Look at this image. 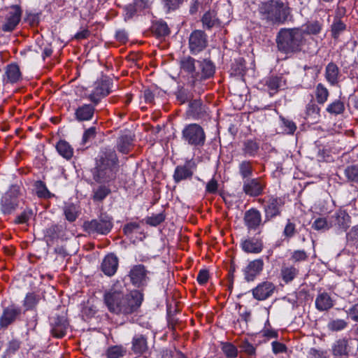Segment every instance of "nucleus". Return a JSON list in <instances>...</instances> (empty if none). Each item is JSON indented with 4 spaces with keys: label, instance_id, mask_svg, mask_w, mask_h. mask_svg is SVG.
Wrapping results in <instances>:
<instances>
[{
    "label": "nucleus",
    "instance_id": "obj_23",
    "mask_svg": "<svg viewBox=\"0 0 358 358\" xmlns=\"http://www.w3.org/2000/svg\"><path fill=\"white\" fill-rule=\"evenodd\" d=\"M244 222L249 230H256L262 222L261 213L255 208L247 210L244 215Z\"/></svg>",
    "mask_w": 358,
    "mask_h": 358
},
{
    "label": "nucleus",
    "instance_id": "obj_28",
    "mask_svg": "<svg viewBox=\"0 0 358 358\" xmlns=\"http://www.w3.org/2000/svg\"><path fill=\"white\" fill-rule=\"evenodd\" d=\"M349 341L346 338H342L336 341L333 346V355L336 357L346 358L350 352V344H352L353 340ZM356 342V341H354Z\"/></svg>",
    "mask_w": 358,
    "mask_h": 358
},
{
    "label": "nucleus",
    "instance_id": "obj_40",
    "mask_svg": "<svg viewBox=\"0 0 358 358\" xmlns=\"http://www.w3.org/2000/svg\"><path fill=\"white\" fill-rule=\"evenodd\" d=\"M127 350L122 345H113L109 347L106 352L107 358H120L126 355Z\"/></svg>",
    "mask_w": 358,
    "mask_h": 358
},
{
    "label": "nucleus",
    "instance_id": "obj_50",
    "mask_svg": "<svg viewBox=\"0 0 358 358\" xmlns=\"http://www.w3.org/2000/svg\"><path fill=\"white\" fill-rule=\"evenodd\" d=\"M345 176L349 181L358 182V166L352 165L345 169Z\"/></svg>",
    "mask_w": 358,
    "mask_h": 358
},
{
    "label": "nucleus",
    "instance_id": "obj_12",
    "mask_svg": "<svg viewBox=\"0 0 358 358\" xmlns=\"http://www.w3.org/2000/svg\"><path fill=\"white\" fill-rule=\"evenodd\" d=\"M208 45V36L201 30L193 31L189 37V48L193 55H197L203 51Z\"/></svg>",
    "mask_w": 358,
    "mask_h": 358
},
{
    "label": "nucleus",
    "instance_id": "obj_43",
    "mask_svg": "<svg viewBox=\"0 0 358 358\" xmlns=\"http://www.w3.org/2000/svg\"><path fill=\"white\" fill-rule=\"evenodd\" d=\"M348 322L342 319L330 320L327 324V329L331 331H340L348 327Z\"/></svg>",
    "mask_w": 358,
    "mask_h": 358
},
{
    "label": "nucleus",
    "instance_id": "obj_44",
    "mask_svg": "<svg viewBox=\"0 0 358 358\" xmlns=\"http://www.w3.org/2000/svg\"><path fill=\"white\" fill-rule=\"evenodd\" d=\"M201 21L203 27L208 29H210L215 25L217 19L215 12L209 10L204 13Z\"/></svg>",
    "mask_w": 358,
    "mask_h": 358
},
{
    "label": "nucleus",
    "instance_id": "obj_1",
    "mask_svg": "<svg viewBox=\"0 0 358 358\" xmlns=\"http://www.w3.org/2000/svg\"><path fill=\"white\" fill-rule=\"evenodd\" d=\"M143 301V294L136 289L124 294L123 292L112 288L105 292L103 301L108 310L116 315H131L136 312Z\"/></svg>",
    "mask_w": 358,
    "mask_h": 358
},
{
    "label": "nucleus",
    "instance_id": "obj_53",
    "mask_svg": "<svg viewBox=\"0 0 358 358\" xmlns=\"http://www.w3.org/2000/svg\"><path fill=\"white\" fill-rule=\"evenodd\" d=\"M38 302V296L34 293H29L24 299V306L26 307L27 310H29L34 308Z\"/></svg>",
    "mask_w": 358,
    "mask_h": 358
},
{
    "label": "nucleus",
    "instance_id": "obj_45",
    "mask_svg": "<svg viewBox=\"0 0 358 358\" xmlns=\"http://www.w3.org/2000/svg\"><path fill=\"white\" fill-rule=\"evenodd\" d=\"M280 120L281 121V126L283 129L284 133L287 134H293L295 132L296 125L292 120L287 119L282 115L280 116Z\"/></svg>",
    "mask_w": 358,
    "mask_h": 358
},
{
    "label": "nucleus",
    "instance_id": "obj_33",
    "mask_svg": "<svg viewBox=\"0 0 358 358\" xmlns=\"http://www.w3.org/2000/svg\"><path fill=\"white\" fill-rule=\"evenodd\" d=\"M259 150V143L255 140L248 139L243 142V152L245 156L255 157Z\"/></svg>",
    "mask_w": 358,
    "mask_h": 358
},
{
    "label": "nucleus",
    "instance_id": "obj_13",
    "mask_svg": "<svg viewBox=\"0 0 358 358\" xmlns=\"http://www.w3.org/2000/svg\"><path fill=\"white\" fill-rule=\"evenodd\" d=\"M22 10L18 6H10L5 16L1 29L6 32L13 31L20 22Z\"/></svg>",
    "mask_w": 358,
    "mask_h": 358
},
{
    "label": "nucleus",
    "instance_id": "obj_7",
    "mask_svg": "<svg viewBox=\"0 0 358 358\" xmlns=\"http://www.w3.org/2000/svg\"><path fill=\"white\" fill-rule=\"evenodd\" d=\"M182 137L189 145L194 147H201L206 141L204 130L198 124L186 125L182 131Z\"/></svg>",
    "mask_w": 358,
    "mask_h": 358
},
{
    "label": "nucleus",
    "instance_id": "obj_56",
    "mask_svg": "<svg viewBox=\"0 0 358 358\" xmlns=\"http://www.w3.org/2000/svg\"><path fill=\"white\" fill-rule=\"evenodd\" d=\"M110 193V189L106 186H100L94 194V199L96 201H102Z\"/></svg>",
    "mask_w": 358,
    "mask_h": 358
},
{
    "label": "nucleus",
    "instance_id": "obj_60",
    "mask_svg": "<svg viewBox=\"0 0 358 358\" xmlns=\"http://www.w3.org/2000/svg\"><path fill=\"white\" fill-rule=\"evenodd\" d=\"M36 187L37 189L36 193L39 197L46 198L49 196L50 192L42 181H37Z\"/></svg>",
    "mask_w": 358,
    "mask_h": 358
},
{
    "label": "nucleus",
    "instance_id": "obj_21",
    "mask_svg": "<svg viewBox=\"0 0 358 358\" xmlns=\"http://www.w3.org/2000/svg\"><path fill=\"white\" fill-rule=\"evenodd\" d=\"M20 313L21 309L15 306L6 308L0 317V327L6 328L16 320Z\"/></svg>",
    "mask_w": 358,
    "mask_h": 358
},
{
    "label": "nucleus",
    "instance_id": "obj_26",
    "mask_svg": "<svg viewBox=\"0 0 358 358\" xmlns=\"http://www.w3.org/2000/svg\"><path fill=\"white\" fill-rule=\"evenodd\" d=\"M69 327L67 320L64 316H57L52 322L51 332L53 336L62 338L66 333Z\"/></svg>",
    "mask_w": 358,
    "mask_h": 358
},
{
    "label": "nucleus",
    "instance_id": "obj_24",
    "mask_svg": "<svg viewBox=\"0 0 358 358\" xmlns=\"http://www.w3.org/2000/svg\"><path fill=\"white\" fill-rule=\"evenodd\" d=\"M118 258L114 254L107 255L101 263V270L108 276L113 275L118 268Z\"/></svg>",
    "mask_w": 358,
    "mask_h": 358
},
{
    "label": "nucleus",
    "instance_id": "obj_32",
    "mask_svg": "<svg viewBox=\"0 0 358 358\" xmlns=\"http://www.w3.org/2000/svg\"><path fill=\"white\" fill-rule=\"evenodd\" d=\"M298 273L299 270L291 265H283L280 270L282 279L286 283L292 282L296 277Z\"/></svg>",
    "mask_w": 358,
    "mask_h": 358
},
{
    "label": "nucleus",
    "instance_id": "obj_47",
    "mask_svg": "<svg viewBox=\"0 0 358 358\" xmlns=\"http://www.w3.org/2000/svg\"><path fill=\"white\" fill-rule=\"evenodd\" d=\"M331 227L330 220L327 221L324 217L317 218L312 224V228L317 231H326Z\"/></svg>",
    "mask_w": 358,
    "mask_h": 358
},
{
    "label": "nucleus",
    "instance_id": "obj_19",
    "mask_svg": "<svg viewBox=\"0 0 358 358\" xmlns=\"http://www.w3.org/2000/svg\"><path fill=\"white\" fill-rule=\"evenodd\" d=\"M196 62L195 59L190 56H186L181 58L180 61V67L182 73H185L189 78V82L194 87V74L196 71Z\"/></svg>",
    "mask_w": 358,
    "mask_h": 358
},
{
    "label": "nucleus",
    "instance_id": "obj_17",
    "mask_svg": "<svg viewBox=\"0 0 358 358\" xmlns=\"http://www.w3.org/2000/svg\"><path fill=\"white\" fill-rule=\"evenodd\" d=\"M264 263L262 259H255L249 262L243 268L244 278L246 281H253L263 271Z\"/></svg>",
    "mask_w": 358,
    "mask_h": 358
},
{
    "label": "nucleus",
    "instance_id": "obj_25",
    "mask_svg": "<svg viewBox=\"0 0 358 358\" xmlns=\"http://www.w3.org/2000/svg\"><path fill=\"white\" fill-rule=\"evenodd\" d=\"M264 82V85L268 87L271 95L283 88L286 83L282 75H271L267 77Z\"/></svg>",
    "mask_w": 358,
    "mask_h": 358
},
{
    "label": "nucleus",
    "instance_id": "obj_4",
    "mask_svg": "<svg viewBox=\"0 0 358 358\" xmlns=\"http://www.w3.org/2000/svg\"><path fill=\"white\" fill-rule=\"evenodd\" d=\"M118 162L115 150L109 148L101 150L96 159L94 179L99 182L114 179L118 171Z\"/></svg>",
    "mask_w": 358,
    "mask_h": 358
},
{
    "label": "nucleus",
    "instance_id": "obj_54",
    "mask_svg": "<svg viewBox=\"0 0 358 358\" xmlns=\"http://www.w3.org/2000/svg\"><path fill=\"white\" fill-rule=\"evenodd\" d=\"M165 215L164 213H160L158 214L152 215V216L146 218V223L150 226L156 227L164 222Z\"/></svg>",
    "mask_w": 358,
    "mask_h": 358
},
{
    "label": "nucleus",
    "instance_id": "obj_35",
    "mask_svg": "<svg viewBox=\"0 0 358 358\" xmlns=\"http://www.w3.org/2000/svg\"><path fill=\"white\" fill-rule=\"evenodd\" d=\"M238 173L243 180L249 179L253 173L252 163L248 160H243L238 164Z\"/></svg>",
    "mask_w": 358,
    "mask_h": 358
},
{
    "label": "nucleus",
    "instance_id": "obj_55",
    "mask_svg": "<svg viewBox=\"0 0 358 358\" xmlns=\"http://www.w3.org/2000/svg\"><path fill=\"white\" fill-rule=\"evenodd\" d=\"M64 215L66 220L69 222H73L78 217L76 208L74 205H69L64 208Z\"/></svg>",
    "mask_w": 358,
    "mask_h": 358
},
{
    "label": "nucleus",
    "instance_id": "obj_59",
    "mask_svg": "<svg viewBox=\"0 0 358 358\" xmlns=\"http://www.w3.org/2000/svg\"><path fill=\"white\" fill-rule=\"evenodd\" d=\"M306 115L308 117L313 116L314 118L319 117L320 108L315 103H309L306 106Z\"/></svg>",
    "mask_w": 358,
    "mask_h": 358
},
{
    "label": "nucleus",
    "instance_id": "obj_22",
    "mask_svg": "<svg viewBox=\"0 0 358 358\" xmlns=\"http://www.w3.org/2000/svg\"><path fill=\"white\" fill-rule=\"evenodd\" d=\"M241 246L246 253L258 254L263 250V242L259 238L250 237L243 240Z\"/></svg>",
    "mask_w": 358,
    "mask_h": 358
},
{
    "label": "nucleus",
    "instance_id": "obj_15",
    "mask_svg": "<svg viewBox=\"0 0 358 358\" xmlns=\"http://www.w3.org/2000/svg\"><path fill=\"white\" fill-rule=\"evenodd\" d=\"M265 187L261 178H249L243 180V191L246 195L255 197L262 194Z\"/></svg>",
    "mask_w": 358,
    "mask_h": 358
},
{
    "label": "nucleus",
    "instance_id": "obj_10",
    "mask_svg": "<svg viewBox=\"0 0 358 358\" xmlns=\"http://www.w3.org/2000/svg\"><path fill=\"white\" fill-rule=\"evenodd\" d=\"M149 273L150 271L146 269L144 265L137 264L131 268L128 275L134 286L143 288L147 286L150 280Z\"/></svg>",
    "mask_w": 358,
    "mask_h": 358
},
{
    "label": "nucleus",
    "instance_id": "obj_27",
    "mask_svg": "<svg viewBox=\"0 0 358 358\" xmlns=\"http://www.w3.org/2000/svg\"><path fill=\"white\" fill-rule=\"evenodd\" d=\"M22 73L16 64H8L5 70L3 80L5 83H16L21 80Z\"/></svg>",
    "mask_w": 358,
    "mask_h": 358
},
{
    "label": "nucleus",
    "instance_id": "obj_14",
    "mask_svg": "<svg viewBox=\"0 0 358 358\" xmlns=\"http://www.w3.org/2000/svg\"><path fill=\"white\" fill-rule=\"evenodd\" d=\"M196 168V164L194 159L187 160L183 165L177 166L173 176L175 182L191 179Z\"/></svg>",
    "mask_w": 358,
    "mask_h": 358
},
{
    "label": "nucleus",
    "instance_id": "obj_39",
    "mask_svg": "<svg viewBox=\"0 0 358 358\" xmlns=\"http://www.w3.org/2000/svg\"><path fill=\"white\" fill-rule=\"evenodd\" d=\"M326 110L331 115H341L345 111V104L342 101L336 99L327 106Z\"/></svg>",
    "mask_w": 358,
    "mask_h": 358
},
{
    "label": "nucleus",
    "instance_id": "obj_62",
    "mask_svg": "<svg viewBox=\"0 0 358 358\" xmlns=\"http://www.w3.org/2000/svg\"><path fill=\"white\" fill-rule=\"evenodd\" d=\"M209 279V272L206 269H201L199 271L196 280L198 283L201 285H203L206 284Z\"/></svg>",
    "mask_w": 358,
    "mask_h": 358
},
{
    "label": "nucleus",
    "instance_id": "obj_63",
    "mask_svg": "<svg viewBox=\"0 0 358 358\" xmlns=\"http://www.w3.org/2000/svg\"><path fill=\"white\" fill-rule=\"evenodd\" d=\"M218 189L217 181L215 178H212L208 182L206 186V192L208 194H215Z\"/></svg>",
    "mask_w": 358,
    "mask_h": 358
},
{
    "label": "nucleus",
    "instance_id": "obj_61",
    "mask_svg": "<svg viewBox=\"0 0 358 358\" xmlns=\"http://www.w3.org/2000/svg\"><path fill=\"white\" fill-rule=\"evenodd\" d=\"M291 259L295 262H303L308 259V255L303 250H295L292 252Z\"/></svg>",
    "mask_w": 358,
    "mask_h": 358
},
{
    "label": "nucleus",
    "instance_id": "obj_20",
    "mask_svg": "<svg viewBox=\"0 0 358 358\" xmlns=\"http://www.w3.org/2000/svg\"><path fill=\"white\" fill-rule=\"evenodd\" d=\"M96 106V105H94V103L91 102V103H84L78 106L74 113L75 119L78 122H85L92 120Z\"/></svg>",
    "mask_w": 358,
    "mask_h": 358
},
{
    "label": "nucleus",
    "instance_id": "obj_49",
    "mask_svg": "<svg viewBox=\"0 0 358 358\" xmlns=\"http://www.w3.org/2000/svg\"><path fill=\"white\" fill-rule=\"evenodd\" d=\"M222 350L224 354L229 358H235L238 355L237 348L231 343H224L222 344Z\"/></svg>",
    "mask_w": 358,
    "mask_h": 358
},
{
    "label": "nucleus",
    "instance_id": "obj_29",
    "mask_svg": "<svg viewBox=\"0 0 358 358\" xmlns=\"http://www.w3.org/2000/svg\"><path fill=\"white\" fill-rule=\"evenodd\" d=\"M315 308L319 311H328L334 306V300L329 294L323 292L319 293L315 299Z\"/></svg>",
    "mask_w": 358,
    "mask_h": 358
},
{
    "label": "nucleus",
    "instance_id": "obj_37",
    "mask_svg": "<svg viewBox=\"0 0 358 358\" xmlns=\"http://www.w3.org/2000/svg\"><path fill=\"white\" fill-rule=\"evenodd\" d=\"M56 149L59 154L66 159H69L73 157V149L65 141H59L56 145Z\"/></svg>",
    "mask_w": 358,
    "mask_h": 358
},
{
    "label": "nucleus",
    "instance_id": "obj_41",
    "mask_svg": "<svg viewBox=\"0 0 358 358\" xmlns=\"http://www.w3.org/2000/svg\"><path fill=\"white\" fill-rule=\"evenodd\" d=\"M329 92L327 88L322 83L316 86L315 96L319 104H324L328 99Z\"/></svg>",
    "mask_w": 358,
    "mask_h": 358
},
{
    "label": "nucleus",
    "instance_id": "obj_31",
    "mask_svg": "<svg viewBox=\"0 0 358 358\" xmlns=\"http://www.w3.org/2000/svg\"><path fill=\"white\" fill-rule=\"evenodd\" d=\"M340 70L338 66L334 63H329L325 69V78L327 82L332 86L336 85L339 80Z\"/></svg>",
    "mask_w": 358,
    "mask_h": 358
},
{
    "label": "nucleus",
    "instance_id": "obj_8",
    "mask_svg": "<svg viewBox=\"0 0 358 358\" xmlns=\"http://www.w3.org/2000/svg\"><path fill=\"white\" fill-rule=\"evenodd\" d=\"M259 201H264V211L265 221H270L282 214V208L285 205V199L275 196H270L266 200L259 199Z\"/></svg>",
    "mask_w": 358,
    "mask_h": 358
},
{
    "label": "nucleus",
    "instance_id": "obj_30",
    "mask_svg": "<svg viewBox=\"0 0 358 358\" xmlns=\"http://www.w3.org/2000/svg\"><path fill=\"white\" fill-rule=\"evenodd\" d=\"M131 350L136 355H142L148 350V338L143 334H136L132 338Z\"/></svg>",
    "mask_w": 358,
    "mask_h": 358
},
{
    "label": "nucleus",
    "instance_id": "obj_11",
    "mask_svg": "<svg viewBox=\"0 0 358 358\" xmlns=\"http://www.w3.org/2000/svg\"><path fill=\"white\" fill-rule=\"evenodd\" d=\"M215 72V66L213 63L206 59L197 60L196 71L194 74V87L203 80L213 77Z\"/></svg>",
    "mask_w": 358,
    "mask_h": 358
},
{
    "label": "nucleus",
    "instance_id": "obj_42",
    "mask_svg": "<svg viewBox=\"0 0 358 358\" xmlns=\"http://www.w3.org/2000/svg\"><path fill=\"white\" fill-rule=\"evenodd\" d=\"M189 111L194 117L200 118L205 110L201 101L195 99L189 103Z\"/></svg>",
    "mask_w": 358,
    "mask_h": 358
},
{
    "label": "nucleus",
    "instance_id": "obj_6",
    "mask_svg": "<svg viewBox=\"0 0 358 358\" xmlns=\"http://www.w3.org/2000/svg\"><path fill=\"white\" fill-rule=\"evenodd\" d=\"M20 187L11 185L0 199V210L3 215L13 213L19 206Z\"/></svg>",
    "mask_w": 358,
    "mask_h": 358
},
{
    "label": "nucleus",
    "instance_id": "obj_2",
    "mask_svg": "<svg viewBox=\"0 0 358 358\" xmlns=\"http://www.w3.org/2000/svg\"><path fill=\"white\" fill-rule=\"evenodd\" d=\"M275 41L278 51L289 57L302 50L305 38L299 29L282 28L276 35Z\"/></svg>",
    "mask_w": 358,
    "mask_h": 358
},
{
    "label": "nucleus",
    "instance_id": "obj_5",
    "mask_svg": "<svg viewBox=\"0 0 358 358\" xmlns=\"http://www.w3.org/2000/svg\"><path fill=\"white\" fill-rule=\"evenodd\" d=\"M113 227V219L108 215H101L97 219L85 222L83 229L89 234L106 235Z\"/></svg>",
    "mask_w": 358,
    "mask_h": 358
},
{
    "label": "nucleus",
    "instance_id": "obj_18",
    "mask_svg": "<svg viewBox=\"0 0 358 358\" xmlns=\"http://www.w3.org/2000/svg\"><path fill=\"white\" fill-rule=\"evenodd\" d=\"M275 286L269 281H264L252 289L253 297L258 301H264L271 296Z\"/></svg>",
    "mask_w": 358,
    "mask_h": 358
},
{
    "label": "nucleus",
    "instance_id": "obj_36",
    "mask_svg": "<svg viewBox=\"0 0 358 358\" xmlns=\"http://www.w3.org/2000/svg\"><path fill=\"white\" fill-rule=\"evenodd\" d=\"M152 31L158 38L168 36L170 33V29L167 24L162 20L157 21L152 24Z\"/></svg>",
    "mask_w": 358,
    "mask_h": 358
},
{
    "label": "nucleus",
    "instance_id": "obj_38",
    "mask_svg": "<svg viewBox=\"0 0 358 358\" xmlns=\"http://www.w3.org/2000/svg\"><path fill=\"white\" fill-rule=\"evenodd\" d=\"M133 138L131 136L124 135L120 137L117 141V150L123 154H127L132 145Z\"/></svg>",
    "mask_w": 358,
    "mask_h": 358
},
{
    "label": "nucleus",
    "instance_id": "obj_51",
    "mask_svg": "<svg viewBox=\"0 0 358 358\" xmlns=\"http://www.w3.org/2000/svg\"><path fill=\"white\" fill-rule=\"evenodd\" d=\"M21 342L15 338L10 340L7 345L5 356H10L15 354L20 348Z\"/></svg>",
    "mask_w": 358,
    "mask_h": 358
},
{
    "label": "nucleus",
    "instance_id": "obj_34",
    "mask_svg": "<svg viewBox=\"0 0 358 358\" xmlns=\"http://www.w3.org/2000/svg\"><path fill=\"white\" fill-rule=\"evenodd\" d=\"M346 29V24L339 19V16H335L334 22L331 26V36L334 39H338L340 35Z\"/></svg>",
    "mask_w": 358,
    "mask_h": 358
},
{
    "label": "nucleus",
    "instance_id": "obj_57",
    "mask_svg": "<svg viewBox=\"0 0 358 358\" xmlns=\"http://www.w3.org/2000/svg\"><path fill=\"white\" fill-rule=\"evenodd\" d=\"M140 228V224L138 222H129L125 224L123 227V233L127 237H131L133 232Z\"/></svg>",
    "mask_w": 358,
    "mask_h": 358
},
{
    "label": "nucleus",
    "instance_id": "obj_48",
    "mask_svg": "<svg viewBox=\"0 0 358 358\" xmlns=\"http://www.w3.org/2000/svg\"><path fill=\"white\" fill-rule=\"evenodd\" d=\"M242 352L245 353L249 357H252L256 355V348L248 340H243L239 345Z\"/></svg>",
    "mask_w": 358,
    "mask_h": 358
},
{
    "label": "nucleus",
    "instance_id": "obj_9",
    "mask_svg": "<svg viewBox=\"0 0 358 358\" xmlns=\"http://www.w3.org/2000/svg\"><path fill=\"white\" fill-rule=\"evenodd\" d=\"M111 83L108 79L97 80L94 84V88L92 92L86 97L94 105H97L101 100L110 93Z\"/></svg>",
    "mask_w": 358,
    "mask_h": 358
},
{
    "label": "nucleus",
    "instance_id": "obj_46",
    "mask_svg": "<svg viewBox=\"0 0 358 358\" xmlns=\"http://www.w3.org/2000/svg\"><path fill=\"white\" fill-rule=\"evenodd\" d=\"M323 27L322 22L311 21L306 24V31L308 34L317 35L320 33Z\"/></svg>",
    "mask_w": 358,
    "mask_h": 358
},
{
    "label": "nucleus",
    "instance_id": "obj_58",
    "mask_svg": "<svg viewBox=\"0 0 358 358\" xmlns=\"http://www.w3.org/2000/svg\"><path fill=\"white\" fill-rule=\"evenodd\" d=\"M31 215H32L31 210H25L16 217L15 223V224H24L29 221V220L30 219Z\"/></svg>",
    "mask_w": 358,
    "mask_h": 358
},
{
    "label": "nucleus",
    "instance_id": "obj_3",
    "mask_svg": "<svg viewBox=\"0 0 358 358\" xmlns=\"http://www.w3.org/2000/svg\"><path fill=\"white\" fill-rule=\"evenodd\" d=\"M260 19L268 24H282L291 13V8L282 0H268L262 2L258 7Z\"/></svg>",
    "mask_w": 358,
    "mask_h": 358
},
{
    "label": "nucleus",
    "instance_id": "obj_16",
    "mask_svg": "<svg viewBox=\"0 0 358 358\" xmlns=\"http://www.w3.org/2000/svg\"><path fill=\"white\" fill-rule=\"evenodd\" d=\"M350 224L351 217L344 210H338L330 217V226L341 232L345 231Z\"/></svg>",
    "mask_w": 358,
    "mask_h": 358
},
{
    "label": "nucleus",
    "instance_id": "obj_64",
    "mask_svg": "<svg viewBox=\"0 0 358 358\" xmlns=\"http://www.w3.org/2000/svg\"><path fill=\"white\" fill-rule=\"evenodd\" d=\"M346 312L353 321L358 322V303L353 305Z\"/></svg>",
    "mask_w": 358,
    "mask_h": 358
},
{
    "label": "nucleus",
    "instance_id": "obj_52",
    "mask_svg": "<svg viewBox=\"0 0 358 358\" xmlns=\"http://www.w3.org/2000/svg\"><path fill=\"white\" fill-rule=\"evenodd\" d=\"M296 232V225L294 223L291 222V220L289 219L287 221V223L285 226L284 230H283V236L287 239H290L295 235Z\"/></svg>",
    "mask_w": 358,
    "mask_h": 358
}]
</instances>
